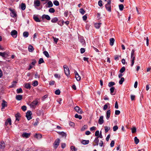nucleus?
I'll return each instance as SVG.
<instances>
[{
    "instance_id": "obj_1",
    "label": "nucleus",
    "mask_w": 151,
    "mask_h": 151,
    "mask_svg": "<svg viewBox=\"0 0 151 151\" xmlns=\"http://www.w3.org/2000/svg\"><path fill=\"white\" fill-rule=\"evenodd\" d=\"M134 50L133 49L131 51V66L132 67L134 65V61L135 59L134 56Z\"/></svg>"
},
{
    "instance_id": "obj_2",
    "label": "nucleus",
    "mask_w": 151,
    "mask_h": 151,
    "mask_svg": "<svg viewBox=\"0 0 151 151\" xmlns=\"http://www.w3.org/2000/svg\"><path fill=\"white\" fill-rule=\"evenodd\" d=\"M38 103V99H36L34 101L32 102L29 105L30 107L34 109L35 108L36 106L37 105Z\"/></svg>"
},
{
    "instance_id": "obj_3",
    "label": "nucleus",
    "mask_w": 151,
    "mask_h": 151,
    "mask_svg": "<svg viewBox=\"0 0 151 151\" xmlns=\"http://www.w3.org/2000/svg\"><path fill=\"white\" fill-rule=\"evenodd\" d=\"M111 0H109L107 1V3L105 5V7L106 9L109 12H111Z\"/></svg>"
},
{
    "instance_id": "obj_4",
    "label": "nucleus",
    "mask_w": 151,
    "mask_h": 151,
    "mask_svg": "<svg viewBox=\"0 0 151 151\" xmlns=\"http://www.w3.org/2000/svg\"><path fill=\"white\" fill-rule=\"evenodd\" d=\"M60 142V139L58 138L56 139L54 141L53 144V147L54 148L56 149L59 145Z\"/></svg>"
},
{
    "instance_id": "obj_5",
    "label": "nucleus",
    "mask_w": 151,
    "mask_h": 151,
    "mask_svg": "<svg viewBox=\"0 0 151 151\" xmlns=\"http://www.w3.org/2000/svg\"><path fill=\"white\" fill-rule=\"evenodd\" d=\"M63 68L65 74L67 76H68L70 75V71L68 66L65 65H64Z\"/></svg>"
},
{
    "instance_id": "obj_6",
    "label": "nucleus",
    "mask_w": 151,
    "mask_h": 151,
    "mask_svg": "<svg viewBox=\"0 0 151 151\" xmlns=\"http://www.w3.org/2000/svg\"><path fill=\"white\" fill-rule=\"evenodd\" d=\"M32 114V113L31 112L29 111H28L26 113V116L28 120H29L32 118L31 116Z\"/></svg>"
},
{
    "instance_id": "obj_7",
    "label": "nucleus",
    "mask_w": 151,
    "mask_h": 151,
    "mask_svg": "<svg viewBox=\"0 0 151 151\" xmlns=\"http://www.w3.org/2000/svg\"><path fill=\"white\" fill-rule=\"evenodd\" d=\"M11 34L12 37L14 38H16L17 37V31L15 30H12L11 32Z\"/></svg>"
},
{
    "instance_id": "obj_8",
    "label": "nucleus",
    "mask_w": 151,
    "mask_h": 151,
    "mask_svg": "<svg viewBox=\"0 0 151 151\" xmlns=\"http://www.w3.org/2000/svg\"><path fill=\"white\" fill-rule=\"evenodd\" d=\"M80 42L81 43L82 46H84L86 45L85 41L83 37H81L79 38Z\"/></svg>"
},
{
    "instance_id": "obj_9",
    "label": "nucleus",
    "mask_w": 151,
    "mask_h": 151,
    "mask_svg": "<svg viewBox=\"0 0 151 151\" xmlns=\"http://www.w3.org/2000/svg\"><path fill=\"white\" fill-rule=\"evenodd\" d=\"M75 110L78 113L82 114L83 113V111L81 108L78 106H76L74 108Z\"/></svg>"
},
{
    "instance_id": "obj_10",
    "label": "nucleus",
    "mask_w": 151,
    "mask_h": 151,
    "mask_svg": "<svg viewBox=\"0 0 151 151\" xmlns=\"http://www.w3.org/2000/svg\"><path fill=\"white\" fill-rule=\"evenodd\" d=\"M9 10L11 12L10 13V15L11 17H14L17 16L16 13L14 10L11 9H9Z\"/></svg>"
},
{
    "instance_id": "obj_11",
    "label": "nucleus",
    "mask_w": 151,
    "mask_h": 151,
    "mask_svg": "<svg viewBox=\"0 0 151 151\" xmlns=\"http://www.w3.org/2000/svg\"><path fill=\"white\" fill-rule=\"evenodd\" d=\"M74 73L75 75V77L77 80L78 81H80L81 80V78L78 73L76 70H75Z\"/></svg>"
},
{
    "instance_id": "obj_12",
    "label": "nucleus",
    "mask_w": 151,
    "mask_h": 151,
    "mask_svg": "<svg viewBox=\"0 0 151 151\" xmlns=\"http://www.w3.org/2000/svg\"><path fill=\"white\" fill-rule=\"evenodd\" d=\"M30 135V133H27L26 132L23 133L22 135V137H25L26 138H28L29 137Z\"/></svg>"
},
{
    "instance_id": "obj_13",
    "label": "nucleus",
    "mask_w": 151,
    "mask_h": 151,
    "mask_svg": "<svg viewBox=\"0 0 151 151\" xmlns=\"http://www.w3.org/2000/svg\"><path fill=\"white\" fill-rule=\"evenodd\" d=\"M42 19H46L48 20H49L50 19V17L48 15L44 14L42 16Z\"/></svg>"
},
{
    "instance_id": "obj_14",
    "label": "nucleus",
    "mask_w": 151,
    "mask_h": 151,
    "mask_svg": "<svg viewBox=\"0 0 151 151\" xmlns=\"http://www.w3.org/2000/svg\"><path fill=\"white\" fill-rule=\"evenodd\" d=\"M103 116H102L100 117L98 121V123L100 124H101L104 123V121L103 120Z\"/></svg>"
},
{
    "instance_id": "obj_15",
    "label": "nucleus",
    "mask_w": 151,
    "mask_h": 151,
    "mask_svg": "<svg viewBox=\"0 0 151 151\" xmlns=\"http://www.w3.org/2000/svg\"><path fill=\"white\" fill-rule=\"evenodd\" d=\"M111 114V110H108L106 113V119L108 120L110 117Z\"/></svg>"
},
{
    "instance_id": "obj_16",
    "label": "nucleus",
    "mask_w": 151,
    "mask_h": 151,
    "mask_svg": "<svg viewBox=\"0 0 151 151\" xmlns=\"http://www.w3.org/2000/svg\"><path fill=\"white\" fill-rule=\"evenodd\" d=\"M34 4L35 7H38L40 5V2L38 0L35 1H34Z\"/></svg>"
},
{
    "instance_id": "obj_17",
    "label": "nucleus",
    "mask_w": 151,
    "mask_h": 151,
    "mask_svg": "<svg viewBox=\"0 0 151 151\" xmlns=\"http://www.w3.org/2000/svg\"><path fill=\"white\" fill-rule=\"evenodd\" d=\"M5 146V143L3 141L0 142V149H3Z\"/></svg>"
},
{
    "instance_id": "obj_18",
    "label": "nucleus",
    "mask_w": 151,
    "mask_h": 151,
    "mask_svg": "<svg viewBox=\"0 0 151 151\" xmlns=\"http://www.w3.org/2000/svg\"><path fill=\"white\" fill-rule=\"evenodd\" d=\"M8 124L10 125H11L12 124L11 120L10 118H8L6 120L5 122V125L6 126H7Z\"/></svg>"
},
{
    "instance_id": "obj_19",
    "label": "nucleus",
    "mask_w": 151,
    "mask_h": 151,
    "mask_svg": "<svg viewBox=\"0 0 151 151\" xmlns=\"http://www.w3.org/2000/svg\"><path fill=\"white\" fill-rule=\"evenodd\" d=\"M16 99L18 101L21 100L22 99V96L21 95H17L16 96Z\"/></svg>"
},
{
    "instance_id": "obj_20",
    "label": "nucleus",
    "mask_w": 151,
    "mask_h": 151,
    "mask_svg": "<svg viewBox=\"0 0 151 151\" xmlns=\"http://www.w3.org/2000/svg\"><path fill=\"white\" fill-rule=\"evenodd\" d=\"M47 5H46V7H48L49 8L52 7L53 6V4L52 2L51 1H49L47 4Z\"/></svg>"
},
{
    "instance_id": "obj_21",
    "label": "nucleus",
    "mask_w": 151,
    "mask_h": 151,
    "mask_svg": "<svg viewBox=\"0 0 151 151\" xmlns=\"http://www.w3.org/2000/svg\"><path fill=\"white\" fill-rule=\"evenodd\" d=\"M16 117V120L18 121H19L20 117V114L19 113H17L15 115Z\"/></svg>"
},
{
    "instance_id": "obj_22",
    "label": "nucleus",
    "mask_w": 151,
    "mask_h": 151,
    "mask_svg": "<svg viewBox=\"0 0 151 151\" xmlns=\"http://www.w3.org/2000/svg\"><path fill=\"white\" fill-rule=\"evenodd\" d=\"M35 137L38 139H40L42 137V135L40 134H36L35 136Z\"/></svg>"
},
{
    "instance_id": "obj_23",
    "label": "nucleus",
    "mask_w": 151,
    "mask_h": 151,
    "mask_svg": "<svg viewBox=\"0 0 151 151\" xmlns=\"http://www.w3.org/2000/svg\"><path fill=\"white\" fill-rule=\"evenodd\" d=\"M28 50L30 52H32L33 51L34 49L33 47L31 45H29L28 48Z\"/></svg>"
},
{
    "instance_id": "obj_24",
    "label": "nucleus",
    "mask_w": 151,
    "mask_h": 151,
    "mask_svg": "<svg viewBox=\"0 0 151 151\" xmlns=\"http://www.w3.org/2000/svg\"><path fill=\"white\" fill-rule=\"evenodd\" d=\"M115 40L114 38H111L110 39V45L111 46H113L114 44Z\"/></svg>"
},
{
    "instance_id": "obj_25",
    "label": "nucleus",
    "mask_w": 151,
    "mask_h": 151,
    "mask_svg": "<svg viewBox=\"0 0 151 151\" xmlns=\"http://www.w3.org/2000/svg\"><path fill=\"white\" fill-rule=\"evenodd\" d=\"M89 143V141L88 140H83L82 142L81 143L84 145H86L88 144Z\"/></svg>"
},
{
    "instance_id": "obj_26",
    "label": "nucleus",
    "mask_w": 151,
    "mask_h": 151,
    "mask_svg": "<svg viewBox=\"0 0 151 151\" xmlns=\"http://www.w3.org/2000/svg\"><path fill=\"white\" fill-rule=\"evenodd\" d=\"M21 9L23 10H24L26 8V5L24 3H22L21 4Z\"/></svg>"
},
{
    "instance_id": "obj_27",
    "label": "nucleus",
    "mask_w": 151,
    "mask_h": 151,
    "mask_svg": "<svg viewBox=\"0 0 151 151\" xmlns=\"http://www.w3.org/2000/svg\"><path fill=\"white\" fill-rule=\"evenodd\" d=\"M24 87L27 89H30L31 88L30 84L29 83H25Z\"/></svg>"
},
{
    "instance_id": "obj_28",
    "label": "nucleus",
    "mask_w": 151,
    "mask_h": 151,
    "mask_svg": "<svg viewBox=\"0 0 151 151\" xmlns=\"http://www.w3.org/2000/svg\"><path fill=\"white\" fill-rule=\"evenodd\" d=\"M6 103V102L4 100L3 101V102L2 104V109H4L5 106H7V104Z\"/></svg>"
},
{
    "instance_id": "obj_29",
    "label": "nucleus",
    "mask_w": 151,
    "mask_h": 151,
    "mask_svg": "<svg viewBox=\"0 0 151 151\" xmlns=\"http://www.w3.org/2000/svg\"><path fill=\"white\" fill-rule=\"evenodd\" d=\"M29 34L27 32H24L23 33V36L25 37H28Z\"/></svg>"
},
{
    "instance_id": "obj_30",
    "label": "nucleus",
    "mask_w": 151,
    "mask_h": 151,
    "mask_svg": "<svg viewBox=\"0 0 151 151\" xmlns=\"http://www.w3.org/2000/svg\"><path fill=\"white\" fill-rule=\"evenodd\" d=\"M105 130V133H106L110 129V127L107 126H105L104 127Z\"/></svg>"
},
{
    "instance_id": "obj_31",
    "label": "nucleus",
    "mask_w": 151,
    "mask_h": 151,
    "mask_svg": "<svg viewBox=\"0 0 151 151\" xmlns=\"http://www.w3.org/2000/svg\"><path fill=\"white\" fill-rule=\"evenodd\" d=\"M99 138V137H97L95 138V140H94V142L96 143V145H99V140L98 139V138Z\"/></svg>"
},
{
    "instance_id": "obj_32",
    "label": "nucleus",
    "mask_w": 151,
    "mask_h": 151,
    "mask_svg": "<svg viewBox=\"0 0 151 151\" xmlns=\"http://www.w3.org/2000/svg\"><path fill=\"white\" fill-rule=\"evenodd\" d=\"M101 24V23H96L95 24V27L96 28L98 29L100 27Z\"/></svg>"
},
{
    "instance_id": "obj_33",
    "label": "nucleus",
    "mask_w": 151,
    "mask_h": 151,
    "mask_svg": "<svg viewBox=\"0 0 151 151\" xmlns=\"http://www.w3.org/2000/svg\"><path fill=\"white\" fill-rule=\"evenodd\" d=\"M75 117L76 118H78L79 119H81L82 118V116L81 115H78L77 114H76L75 115Z\"/></svg>"
},
{
    "instance_id": "obj_34",
    "label": "nucleus",
    "mask_w": 151,
    "mask_h": 151,
    "mask_svg": "<svg viewBox=\"0 0 151 151\" xmlns=\"http://www.w3.org/2000/svg\"><path fill=\"white\" fill-rule=\"evenodd\" d=\"M44 55L47 58L50 57V55L46 51H44L43 52Z\"/></svg>"
},
{
    "instance_id": "obj_35",
    "label": "nucleus",
    "mask_w": 151,
    "mask_h": 151,
    "mask_svg": "<svg viewBox=\"0 0 151 151\" xmlns=\"http://www.w3.org/2000/svg\"><path fill=\"white\" fill-rule=\"evenodd\" d=\"M115 84V83L114 82H110L108 84V86L110 87H112V86L114 85Z\"/></svg>"
},
{
    "instance_id": "obj_36",
    "label": "nucleus",
    "mask_w": 151,
    "mask_h": 151,
    "mask_svg": "<svg viewBox=\"0 0 151 151\" xmlns=\"http://www.w3.org/2000/svg\"><path fill=\"white\" fill-rule=\"evenodd\" d=\"M58 21V19L57 17H55L53 18H52L51 21L52 23H55L57 22Z\"/></svg>"
},
{
    "instance_id": "obj_37",
    "label": "nucleus",
    "mask_w": 151,
    "mask_h": 151,
    "mask_svg": "<svg viewBox=\"0 0 151 151\" xmlns=\"http://www.w3.org/2000/svg\"><path fill=\"white\" fill-rule=\"evenodd\" d=\"M34 19L37 22H40L41 21L39 18H38L37 17H34Z\"/></svg>"
},
{
    "instance_id": "obj_38",
    "label": "nucleus",
    "mask_w": 151,
    "mask_h": 151,
    "mask_svg": "<svg viewBox=\"0 0 151 151\" xmlns=\"http://www.w3.org/2000/svg\"><path fill=\"white\" fill-rule=\"evenodd\" d=\"M59 134L60 135H62L63 137H65L66 136V133L63 132H59Z\"/></svg>"
},
{
    "instance_id": "obj_39",
    "label": "nucleus",
    "mask_w": 151,
    "mask_h": 151,
    "mask_svg": "<svg viewBox=\"0 0 151 151\" xmlns=\"http://www.w3.org/2000/svg\"><path fill=\"white\" fill-rule=\"evenodd\" d=\"M115 88L114 87H112L110 88V93L111 95H113L112 94L114 92Z\"/></svg>"
},
{
    "instance_id": "obj_40",
    "label": "nucleus",
    "mask_w": 151,
    "mask_h": 151,
    "mask_svg": "<svg viewBox=\"0 0 151 151\" xmlns=\"http://www.w3.org/2000/svg\"><path fill=\"white\" fill-rule=\"evenodd\" d=\"M17 93H22V90L21 88H19L17 90Z\"/></svg>"
},
{
    "instance_id": "obj_41",
    "label": "nucleus",
    "mask_w": 151,
    "mask_h": 151,
    "mask_svg": "<svg viewBox=\"0 0 151 151\" xmlns=\"http://www.w3.org/2000/svg\"><path fill=\"white\" fill-rule=\"evenodd\" d=\"M134 142L136 144H137L139 142V139L136 137L134 138Z\"/></svg>"
},
{
    "instance_id": "obj_42",
    "label": "nucleus",
    "mask_w": 151,
    "mask_h": 151,
    "mask_svg": "<svg viewBox=\"0 0 151 151\" xmlns=\"http://www.w3.org/2000/svg\"><path fill=\"white\" fill-rule=\"evenodd\" d=\"M49 12L50 13H53L55 12V10L53 8H51L49 9Z\"/></svg>"
},
{
    "instance_id": "obj_43",
    "label": "nucleus",
    "mask_w": 151,
    "mask_h": 151,
    "mask_svg": "<svg viewBox=\"0 0 151 151\" xmlns=\"http://www.w3.org/2000/svg\"><path fill=\"white\" fill-rule=\"evenodd\" d=\"M38 82L37 81H35L32 83V85L34 86H36L38 84Z\"/></svg>"
},
{
    "instance_id": "obj_44",
    "label": "nucleus",
    "mask_w": 151,
    "mask_h": 151,
    "mask_svg": "<svg viewBox=\"0 0 151 151\" xmlns=\"http://www.w3.org/2000/svg\"><path fill=\"white\" fill-rule=\"evenodd\" d=\"M124 80V78L123 77L122 78L119 82V84L121 85L122 84Z\"/></svg>"
},
{
    "instance_id": "obj_45",
    "label": "nucleus",
    "mask_w": 151,
    "mask_h": 151,
    "mask_svg": "<svg viewBox=\"0 0 151 151\" xmlns=\"http://www.w3.org/2000/svg\"><path fill=\"white\" fill-rule=\"evenodd\" d=\"M119 8L120 11H122L124 8L123 5L122 4L119 5Z\"/></svg>"
},
{
    "instance_id": "obj_46",
    "label": "nucleus",
    "mask_w": 151,
    "mask_h": 151,
    "mask_svg": "<svg viewBox=\"0 0 151 151\" xmlns=\"http://www.w3.org/2000/svg\"><path fill=\"white\" fill-rule=\"evenodd\" d=\"M60 93V90L58 89L56 90L55 91V93L57 95H59Z\"/></svg>"
},
{
    "instance_id": "obj_47",
    "label": "nucleus",
    "mask_w": 151,
    "mask_h": 151,
    "mask_svg": "<svg viewBox=\"0 0 151 151\" xmlns=\"http://www.w3.org/2000/svg\"><path fill=\"white\" fill-rule=\"evenodd\" d=\"M6 55V53L5 52H0V56L2 57H5V55Z\"/></svg>"
},
{
    "instance_id": "obj_48",
    "label": "nucleus",
    "mask_w": 151,
    "mask_h": 151,
    "mask_svg": "<svg viewBox=\"0 0 151 151\" xmlns=\"http://www.w3.org/2000/svg\"><path fill=\"white\" fill-rule=\"evenodd\" d=\"M70 149L72 151H76L77 150V149L75 147L73 146H71Z\"/></svg>"
},
{
    "instance_id": "obj_49",
    "label": "nucleus",
    "mask_w": 151,
    "mask_h": 151,
    "mask_svg": "<svg viewBox=\"0 0 151 151\" xmlns=\"http://www.w3.org/2000/svg\"><path fill=\"white\" fill-rule=\"evenodd\" d=\"M54 4L56 6H58L59 5V2L57 0H55L53 2Z\"/></svg>"
},
{
    "instance_id": "obj_50",
    "label": "nucleus",
    "mask_w": 151,
    "mask_h": 151,
    "mask_svg": "<svg viewBox=\"0 0 151 151\" xmlns=\"http://www.w3.org/2000/svg\"><path fill=\"white\" fill-rule=\"evenodd\" d=\"M125 68L124 67H123L120 70H119V72L120 73H123L125 71Z\"/></svg>"
},
{
    "instance_id": "obj_51",
    "label": "nucleus",
    "mask_w": 151,
    "mask_h": 151,
    "mask_svg": "<svg viewBox=\"0 0 151 151\" xmlns=\"http://www.w3.org/2000/svg\"><path fill=\"white\" fill-rule=\"evenodd\" d=\"M44 61L43 60V59L42 58H40L39 59V61H38V63L39 64H41L43 63H44Z\"/></svg>"
},
{
    "instance_id": "obj_52",
    "label": "nucleus",
    "mask_w": 151,
    "mask_h": 151,
    "mask_svg": "<svg viewBox=\"0 0 151 151\" xmlns=\"http://www.w3.org/2000/svg\"><path fill=\"white\" fill-rule=\"evenodd\" d=\"M113 130L115 132V131H116V130L118 129V127L117 126V125L113 127Z\"/></svg>"
},
{
    "instance_id": "obj_53",
    "label": "nucleus",
    "mask_w": 151,
    "mask_h": 151,
    "mask_svg": "<svg viewBox=\"0 0 151 151\" xmlns=\"http://www.w3.org/2000/svg\"><path fill=\"white\" fill-rule=\"evenodd\" d=\"M87 128V126L86 125H84L81 128V130L82 131H84Z\"/></svg>"
},
{
    "instance_id": "obj_54",
    "label": "nucleus",
    "mask_w": 151,
    "mask_h": 151,
    "mask_svg": "<svg viewBox=\"0 0 151 151\" xmlns=\"http://www.w3.org/2000/svg\"><path fill=\"white\" fill-rule=\"evenodd\" d=\"M107 104H109V103H107L106 104L104 105L103 108V110H105L107 109L108 106Z\"/></svg>"
},
{
    "instance_id": "obj_55",
    "label": "nucleus",
    "mask_w": 151,
    "mask_h": 151,
    "mask_svg": "<svg viewBox=\"0 0 151 151\" xmlns=\"http://www.w3.org/2000/svg\"><path fill=\"white\" fill-rule=\"evenodd\" d=\"M21 109L23 111H25L27 109V107L25 106H23L22 107Z\"/></svg>"
},
{
    "instance_id": "obj_56",
    "label": "nucleus",
    "mask_w": 151,
    "mask_h": 151,
    "mask_svg": "<svg viewBox=\"0 0 151 151\" xmlns=\"http://www.w3.org/2000/svg\"><path fill=\"white\" fill-rule=\"evenodd\" d=\"M96 129V127L93 126L90 128V130L91 131L95 130Z\"/></svg>"
},
{
    "instance_id": "obj_57",
    "label": "nucleus",
    "mask_w": 151,
    "mask_h": 151,
    "mask_svg": "<svg viewBox=\"0 0 151 151\" xmlns=\"http://www.w3.org/2000/svg\"><path fill=\"white\" fill-rule=\"evenodd\" d=\"M80 12L82 14H83L85 13V11L83 9H80Z\"/></svg>"
},
{
    "instance_id": "obj_58",
    "label": "nucleus",
    "mask_w": 151,
    "mask_h": 151,
    "mask_svg": "<svg viewBox=\"0 0 151 151\" xmlns=\"http://www.w3.org/2000/svg\"><path fill=\"white\" fill-rule=\"evenodd\" d=\"M102 1L101 0H100L98 2V5L101 7L103 5L102 4Z\"/></svg>"
},
{
    "instance_id": "obj_59",
    "label": "nucleus",
    "mask_w": 151,
    "mask_h": 151,
    "mask_svg": "<svg viewBox=\"0 0 151 151\" xmlns=\"http://www.w3.org/2000/svg\"><path fill=\"white\" fill-rule=\"evenodd\" d=\"M131 129L132 133H134L136 132V129L135 127L132 128Z\"/></svg>"
},
{
    "instance_id": "obj_60",
    "label": "nucleus",
    "mask_w": 151,
    "mask_h": 151,
    "mask_svg": "<svg viewBox=\"0 0 151 151\" xmlns=\"http://www.w3.org/2000/svg\"><path fill=\"white\" fill-rule=\"evenodd\" d=\"M115 114L116 115H118L120 113V111L119 110H116L115 111Z\"/></svg>"
},
{
    "instance_id": "obj_61",
    "label": "nucleus",
    "mask_w": 151,
    "mask_h": 151,
    "mask_svg": "<svg viewBox=\"0 0 151 151\" xmlns=\"http://www.w3.org/2000/svg\"><path fill=\"white\" fill-rule=\"evenodd\" d=\"M114 140H112L111 141V143H110V146L111 147H113L114 145Z\"/></svg>"
},
{
    "instance_id": "obj_62",
    "label": "nucleus",
    "mask_w": 151,
    "mask_h": 151,
    "mask_svg": "<svg viewBox=\"0 0 151 151\" xmlns=\"http://www.w3.org/2000/svg\"><path fill=\"white\" fill-rule=\"evenodd\" d=\"M66 146V144L65 143H62L61 144V147L63 149L65 148V147Z\"/></svg>"
},
{
    "instance_id": "obj_63",
    "label": "nucleus",
    "mask_w": 151,
    "mask_h": 151,
    "mask_svg": "<svg viewBox=\"0 0 151 151\" xmlns=\"http://www.w3.org/2000/svg\"><path fill=\"white\" fill-rule=\"evenodd\" d=\"M135 96V95H131V98L132 101H133L134 100Z\"/></svg>"
},
{
    "instance_id": "obj_64",
    "label": "nucleus",
    "mask_w": 151,
    "mask_h": 151,
    "mask_svg": "<svg viewBox=\"0 0 151 151\" xmlns=\"http://www.w3.org/2000/svg\"><path fill=\"white\" fill-rule=\"evenodd\" d=\"M53 39V40H54V41L55 42V43H57V42H58V38H55V37H52Z\"/></svg>"
}]
</instances>
